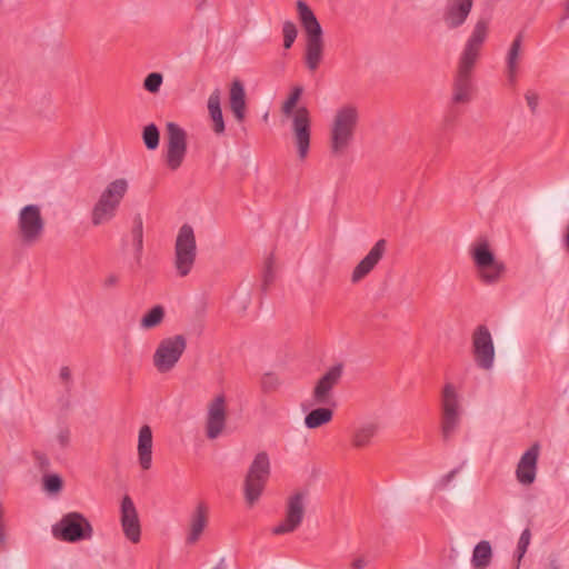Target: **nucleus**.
I'll return each instance as SVG.
<instances>
[{
  "instance_id": "obj_1",
  "label": "nucleus",
  "mask_w": 569,
  "mask_h": 569,
  "mask_svg": "<svg viewBox=\"0 0 569 569\" xmlns=\"http://www.w3.org/2000/svg\"><path fill=\"white\" fill-rule=\"evenodd\" d=\"M489 36V21L480 18L473 24L458 58V68L452 86V102L469 103L473 93L472 73Z\"/></svg>"
},
{
  "instance_id": "obj_2",
  "label": "nucleus",
  "mask_w": 569,
  "mask_h": 569,
  "mask_svg": "<svg viewBox=\"0 0 569 569\" xmlns=\"http://www.w3.org/2000/svg\"><path fill=\"white\" fill-rule=\"evenodd\" d=\"M359 120L360 112L353 103H345L335 111L329 124V149L332 156L347 153L353 143Z\"/></svg>"
},
{
  "instance_id": "obj_3",
  "label": "nucleus",
  "mask_w": 569,
  "mask_h": 569,
  "mask_svg": "<svg viewBox=\"0 0 569 569\" xmlns=\"http://www.w3.org/2000/svg\"><path fill=\"white\" fill-rule=\"evenodd\" d=\"M302 93L303 88L301 86H295L281 107L282 114L291 117L293 141L300 160H305L309 153L311 136V120L308 109L306 107H299L295 111Z\"/></svg>"
},
{
  "instance_id": "obj_4",
  "label": "nucleus",
  "mask_w": 569,
  "mask_h": 569,
  "mask_svg": "<svg viewBox=\"0 0 569 569\" xmlns=\"http://www.w3.org/2000/svg\"><path fill=\"white\" fill-rule=\"evenodd\" d=\"M129 182L118 178L107 184L91 210V223L94 227L109 223L117 214L121 201L127 194Z\"/></svg>"
},
{
  "instance_id": "obj_5",
  "label": "nucleus",
  "mask_w": 569,
  "mask_h": 569,
  "mask_svg": "<svg viewBox=\"0 0 569 569\" xmlns=\"http://www.w3.org/2000/svg\"><path fill=\"white\" fill-rule=\"evenodd\" d=\"M297 9L299 13V18L301 24L307 34V44H306V64L309 70L315 71L321 60L323 53V39H322V29L320 23L318 22L315 13L308 7V4L299 0L297 2Z\"/></svg>"
},
{
  "instance_id": "obj_6",
  "label": "nucleus",
  "mask_w": 569,
  "mask_h": 569,
  "mask_svg": "<svg viewBox=\"0 0 569 569\" xmlns=\"http://www.w3.org/2000/svg\"><path fill=\"white\" fill-rule=\"evenodd\" d=\"M46 221L39 204H27L18 212L17 232L20 242L32 247L40 242L44 234Z\"/></svg>"
},
{
  "instance_id": "obj_7",
  "label": "nucleus",
  "mask_w": 569,
  "mask_h": 569,
  "mask_svg": "<svg viewBox=\"0 0 569 569\" xmlns=\"http://www.w3.org/2000/svg\"><path fill=\"white\" fill-rule=\"evenodd\" d=\"M270 476V460L267 452L257 453L247 471L243 482L244 499L249 507L260 499Z\"/></svg>"
},
{
  "instance_id": "obj_8",
  "label": "nucleus",
  "mask_w": 569,
  "mask_h": 569,
  "mask_svg": "<svg viewBox=\"0 0 569 569\" xmlns=\"http://www.w3.org/2000/svg\"><path fill=\"white\" fill-rule=\"evenodd\" d=\"M197 257L196 237L191 226L183 224L178 232L174 243V268L181 278L187 277Z\"/></svg>"
},
{
  "instance_id": "obj_9",
  "label": "nucleus",
  "mask_w": 569,
  "mask_h": 569,
  "mask_svg": "<svg viewBox=\"0 0 569 569\" xmlns=\"http://www.w3.org/2000/svg\"><path fill=\"white\" fill-rule=\"evenodd\" d=\"M472 259L480 280L486 284L498 283L506 272V264L495 257L486 241L475 246Z\"/></svg>"
},
{
  "instance_id": "obj_10",
  "label": "nucleus",
  "mask_w": 569,
  "mask_h": 569,
  "mask_svg": "<svg viewBox=\"0 0 569 569\" xmlns=\"http://www.w3.org/2000/svg\"><path fill=\"white\" fill-rule=\"evenodd\" d=\"M462 407L453 385H445L441 393V435L448 441L460 425Z\"/></svg>"
},
{
  "instance_id": "obj_11",
  "label": "nucleus",
  "mask_w": 569,
  "mask_h": 569,
  "mask_svg": "<svg viewBox=\"0 0 569 569\" xmlns=\"http://www.w3.org/2000/svg\"><path fill=\"white\" fill-rule=\"evenodd\" d=\"M309 498L308 490H297L291 493L284 506V519L272 528V533L280 536L295 532L302 523Z\"/></svg>"
},
{
  "instance_id": "obj_12",
  "label": "nucleus",
  "mask_w": 569,
  "mask_h": 569,
  "mask_svg": "<svg viewBox=\"0 0 569 569\" xmlns=\"http://www.w3.org/2000/svg\"><path fill=\"white\" fill-rule=\"evenodd\" d=\"M187 348V339L182 335H176L162 339L154 353H153V366L160 373H167L171 371Z\"/></svg>"
},
{
  "instance_id": "obj_13",
  "label": "nucleus",
  "mask_w": 569,
  "mask_h": 569,
  "mask_svg": "<svg viewBox=\"0 0 569 569\" xmlns=\"http://www.w3.org/2000/svg\"><path fill=\"white\" fill-rule=\"evenodd\" d=\"M92 526L87 518L79 512L64 515L58 523L52 527V535L67 542H77L92 537Z\"/></svg>"
},
{
  "instance_id": "obj_14",
  "label": "nucleus",
  "mask_w": 569,
  "mask_h": 569,
  "mask_svg": "<svg viewBox=\"0 0 569 569\" xmlns=\"http://www.w3.org/2000/svg\"><path fill=\"white\" fill-rule=\"evenodd\" d=\"M187 154V132L174 122L167 123L166 163L172 171L178 170Z\"/></svg>"
},
{
  "instance_id": "obj_15",
  "label": "nucleus",
  "mask_w": 569,
  "mask_h": 569,
  "mask_svg": "<svg viewBox=\"0 0 569 569\" xmlns=\"http://www.w3.org/2000/svg\"><path fill=\"white\" fill-rule=\"evenodd\" d=\"M228 401L223 392L216 395L207 405L206 437L210 440L219 438L226 429Z\"/></svg>"
},
{
  "instance_id": "obj_16",
  "label": "nucleus",
  "mask_w": 569,
  "mask_h": 569,
  "mask_svg": "<svg viewBox=\"0 0 569 569\" xmlns=\"http://www.w3.org/2000/svg\"><path fill=\"white\" fill-rule=\"evenodd\" d=\"M472 353L476 365L483 370H491L495 365V345L487 326H478L472 333Z\"/></svg>"
},
{
  "instance_id": "obj_17",
  "label": "nucleus",
  "mask_w": 569,
  "mask_h": 569,
  "mask_svg": "<svg viewBox=\"0 0 569 569\" xmlns=\"http://www.w3.org/2000/svg\"><path fill=\"white\" fill-rule=\"evenodd\" d=\"M343 375V365L337 363L330 367L325 375L317 381L313 392L312 400L313 405L319 406H335L332 397L333 388L340 382Z\"/></svg>"
},
{
  "instance_id": "obj_18",
  "label": "nucleus",
  "mask_w": 569,
  "mask_h": 569,
  "mask_svg": "<svg viewBox=\"0 0 569 569\" xmlns=\"http://www.w3.org/2000/svg\"><path fill=\"white\" fill-rule=\"evenodd\" d=\"M472 7L473 0H446L440 21L447 30H457L467 22Z\"/></svg>"
},
{
  "instance_id": "obj_19",
  "label": "nucleus",
  "mask_w": 569,
  "mask_h": 569,
  "mask_svg": "<svg viewBox=\"0 0 569 569\" xmlns=\"http://www.w3.org/2000/svg\"><path fill=\"white\" fill-rule=\"evenodd\" d=\"M120 522L126 538L132 543H138L141 537V526L137 508L128 495H124L121 500Z\"/></svg>"
},
{
  "instance_id": "obj_20",
  "label": "nucleus",
  "mask_w": 569,
  "mask_h": 569,
  "mask_svg": "<svg viewBox=\"0 0 569 569\" xmlns=\"http://www.w3.org/2000/svg\"><path fill=\"white\" fill-rule=\"evenodd\" d=\"M387 250V240L380 239L378 240L369 252L360 260V262L355 267L351 274V282L357 283L367 277L375 267L379 263V261L383 258Z\"/></svg>"
},
{
  "instance_id": "obj_21",
  "label": "nucleus",
  "mask_w": 569,
  "mask_h": 569,
  "mask_svg": "<svg viewBox=\"0 0 569 569\" xmlns=\"http://www.w3.org/2000/svg\"><path fill=\"white\" fill-rule=\"evenodd\" d=\"M538 457L539 446L537 443L521 456L516 469L517 480L521 485L529 486L536 480Z\"/></svg>"
},
{
  "instance_id": "obj_22",
  "label": "nucleus",
  "mask_w": 569,
  "mask_h": 569,
  "mask_svg": "<svg viewBox=\"0 0 569 569\" xmlns=\"http://www.w3.org/2000/svg\"><path fill=\"white\" fill-rule=\"evenodd\" d=\"M380 431L377 421L368 420L356 425L350 435V442L355 449H365L373 443L375 438Z\"/></svg>"
},
{
  "instance_id": "obj_23",
  "label": "nucleus",
  "mask_w": 569,
  "mask_h": 569,
  "mask_svg": "<svg viewBox=\"0 0 569 569\" xmlns=\"http://www.w3.org/2000/svg\"><path fill=\"white\" fill-rule=\"evenodd\" d=\"M152 430L150 426L144 425L140 428L138 435V462L142 470L147 471L152 466Z\"/></svg>"
},
{
  "instance_id": "obj_24",
  "label": "nucleus",
  "mask_w": 569,
  "mask_h": 569,
  "mask_svg": "<svg viewBox=\"0 0 569 569\" xmlns=\"http://www.w3.org/2000/svg\"><path fill=\"white\" fill-rule=\"evenodd\" d=\"M229 107L236 120L242 122L246 118V90L243 83L239 79L231 82L229 90Z\"/></svg>"
},
{
  "instance_id": "obj_25",
  "label": "nucleus",
  "mask_w": 569,
  "mask_h": 569,
  "mask_svg": "<svg viewBox=\"0 0 569 569\" xmlns=\"http://www.w3.org/2000/svg\"><path fill=\"white\" fill-rule=\"evenodd\" d=\"M208 523V507L200 502L196 507L190 518V529L187 536V543L193 545L201 537L206 526Z\"/></svg>"
},
{
  "instance_id": "obj_26",
  "label": "nucleus",
  "mask_w": 569,
  "mask_h": 569,
  "mask_svg": "<svg viewBox=\"0 0 569 569\" xmlns=\"http://www.w3.org/2000/svg\"><path fill=\"white\" fill-rule=\"evenodd\" d=\"M208 112L213 122V132L216 134H222L224 132V121L221 111V91L216 88L208 98Z\"/></svg>"
},
{
  "instance_id": "obj_27",
  "label": "nucleus",
  "mask_w": 569,
  "mask_h": 569,
  "mask_svg": "<svg viewBox=\"0 0 569 569\" xmlns=\"http://www.w3.org/2000/svg\"><path fill=\"white\" fill-rule=\"evenodd\" d=\"M522 46V33H518L510 44V48L506 56L507 73L510 82L516 81L518 72V62L520 58Z\"/></svg>"
},
{
  "instance_id": "obj_28",
  "label": "nucleus",
  "mask_w": 569,
  "mask_h": 569,
  "mask_svg": "<svg viewBox=\"0 0 569 569\" xmlns=\"http://www.w3.org/2000/svg\"><path fill=\"white\" fill-rule=\"evenodd\" d=\"M492 558L491 545L487 540H482L476 545L472 552L471 563L475 569H486Z\"/></svg>"
},
{
  "instance_id": "obj_29",
  "label": "nucleus",
  "mask_w": 569,
  "mask_h": 569,
  "mask_svg": "<svg viewBox=\"0 0 569 569\" xmlns=\"http://www.w3.org/2000/svg\"><path fill=\"white\" fill-rule=\"evenodd\" d=\"M333 411L327 407H319L311 410L305 417V425L309 429H316L332 420Z\"/></svg>"
},
{
  "instance_id": "obj_30",
  "label": "nucleus",
  "mask_w": 569,
  "mask_h": 569,
  "mask_svg": "<svg viewBox=\"0 0 569 569\" xmlns=\"http://www.w3.org/2000/svg\"><path fill=\"white\" fill-rule=\"evenodd\" d=\"M131 236L134 247L136 260L140 262L143 250V220L139 213L133 217Z\"/></svg>"
},
{
  "instance_id": "obj_31",
  "label": "nucleus",
  "mask_w": 569,
  "mask_h": 569,
  "mask_svg": "<svg viewBox=\"0 0 569 569\" xmlns=\"http://www.w3.org/2000/svg\"><path fill=\"white\" fill-rule=\"evenodd\" d=\"M164 318L162 306H154L140 320L141 329L148 330L159 326Z\"/></svg>"
},
{
  "instance_id": "obj_32",
  "label": "nucleus",
  "mask_w": 569,
  "mask_h": 569,
  "mask_svg": "<svg viewBox=\"0 0 569 569\" xmlns=\"http://www.w3.org/2000/svg\"><path fill=\"white\" fill-rule=\"evenodd\" d=\"M142 140L148 150H154L159 146L160 133L156 124L150 123L144 127Z\"/></svg>"
},
{
  "instance_id": "obj_33",
  "label": "nucleus",
  "mask_w": 569,
  "mask_h": 569,
  "mask_svg": "<svg viewBox=\"0 0 569 569\" xmlns=\"http://www.w3.org/2000/svg\"><path fill=\"white\" fill-rule=\"evenodd\" d=\"M273 258L269 256L264 261L263 272H262V284L261 289L267 291L269 286L274 280V270H273Z\"/></svg>"
},
{
  "instance_id": "obj_34",
  "label": "nucleus",
  "mask_w": 569,
  "mask_h": 569,
  "mask_svg": "<svg viewBox=\"0 0 569 569\" xmlns=\"http://www.w3.org/2000/svg\"><path fill=\"white\" fill-rule=\"evenodd\" d=\"M283 47L290 49L297 38L298 30L293 22L286 21L282 26Z\"/></svg>"
},
{
  "instance_id": "obj_35",
  "label": "nucleus",
  "mask_w": 569,
  "mask_h": 569,
  "mask_svg": "<svg viewBox=\"0 0 569 569\" xmlns=\"http://www.w3.org/2000/svg\"><path fill=\"white\" fill-rule=\"evenodd\" d=\"M530 540H531V531H530L529 528H526L521 532L519 541H518V546H517V560H518V565H517L516 569L519 568V562L521 561L522 557L527 552V549H528V547L530 545Z\"/></svg>"
},
{
  "instance_id": "obj_36",
  "label": "nucleus",
  "mask_w": 569,
  "mask_h": 569,
  "mask_svg": "<svg viewBox=\"0 0 569 569\" xmlns=\"http://www.w3.org/2000/svg\"><path fill=\"white\" fill-rule=\"evenodd\" d=\"M62 483L61 477L56 473L43 477V488L49 493H58L61 491Z\"/></svg>"
},
{
  "instance_id": "obj_37",
  "label": "nucleus",
  "mask_w": 569,
  "mask_h": 569,
  "mask_svg": "<svg viewBox=\"0 0 569 569\" xmlns=\"http://www.w3.org/2000/svg\"><path fill=\"white\" fill-rule=\"evenodd\" d=\"M281 385L279 377L272 372H267L261 378V389L263 392L276 391Z\"/></svg>"
},
{
  "instance_id": "obj_38",
  "label": "nucleus",
  "mask_w": 569,
  "mask_h": 569,
  "mask_svg": "<svg viewBox=\"0 0 569 569\" xmlns=\"http://www.w3.org/2000/svg\"><path fill=\"white\" fill-rule=\"evenodd\" d=\"M162 74L158 72L149 73L143 82V87L147 91L151 93H156L159 91L161 84H162Z\"/></svg>"
},
{
  "instance_id": "obj_39",
  "label": "nucleus",
  "mask_w": 569,
  "mask_h": 569,
  "mask_svg": "<svg viewBox=\"0 0 569 569\" xmlns=\"http://www.w3.org/2000/svg\"><path fill=\"white\" fill-rule=\"evenodd\" d=\"M56 441L60 446V448L64 449L70 445L71 441V431L68 427L59 428L56 435Z\"/></svg>"
},
{
  "instance_id": "obj_40",
  "label": "nucleus",
  "mask_w": 569,
  "mask_h": 569,
  "mask_svg": "<svg viewBox=\"0 0 569 569\" xmlns=\"http://www.w3.org/2000/svg\"><path fill=\"white\" fill-rule=\"evenodd\" d=\"M525 99H526L527 104L530 108L531 112H536L537 107L539 104L538 93L532 90H528L525 94Z\"/></svg>"
},
{
  "instance_id": "obj_41",
  "label": "nucleus",
  "mask_w": 569,
  "mask_h": 569,
  "mask_svg": "<svg viewBox=\"0 0 569 569\" xmlns=\"http://www.w3.org/2000/svg\"><path fill=\"white\" fill-rule=\"evenodd\" d=\"M459 471H460L459 468H455L450 472H448L447 475L441 477L440 480L437 483V488L438 489H445L453 480V478L456 477V475Z\"/></svg>"
},
{
  "instance_id": "obj_42",
  "label": "nucleus",
  "mask_w": 569,
  "mask_h": 569,
  "mask_svg": "<svg viewBox=\"0 0 569 569\" xmlns=\"http://www.w3.org/2000/svg\"><path fill=\"white\" fill-rule=\"evenodd\" d=\"M33 459H34V462L36 465L41 469V470H46L48 469L50 462H49V459L48 457L42 453V452H39V451H34L33 452Z\"/></svg>"
},
{
  "instance_id": "obj_43",
  "label": "nucleus",
  "mask_w": 569,
  "mask_h": 569,
  "mask_svg": "<svg viewBox=\"0 0 569 569\" xmlns=\"http://www.w3.org/2000/svg\"><path fill=\"white\" fill-rule=\"evenodd\" d=\"M6 545V525H4V509L0 502V549H3Z\"/></svg>"
},
{
  "instance_id": "obj_44",
  "label": "nucleus",
  "mask_w": 569,
  "mask_h": 569,
  "mask_svg": "<svg viewBox=\"0 0 569 569\" xmlns=\"http://www.w3.org/2000/svg\"><path fill=\"white\" fill-rule=\"evenodd\" d=\"M119 283V276L116 273H109L103 279V287L107 289L114 288Z\"/></svg>"
},
{
  "instance_id": "obj_45",
  "label": "nucleus",
  "mask_w": 569,
  "mask_h": 569,
  "mask_svg": "<svg viewBox=\"0 0 569 569\" xmlns=\"http://www.w3.org/2000/svg\"><path fill=\"white\" fill-rule=\"evenodd\" d=\"M59 377H60V379L63 382H66V383L70 382V380H71V370L69 369V367H62L60 369Z\"/></svg>"
},
{
  "instance_id": "obj_46",
  "label": "nucleus",
  "mask_w": 569,
  "mask_h": 569,
  "mask_svg": "<svg viewBox=\"0 0 569 569\" xmlns=\"http://www.w3.org/2000/svg\"><path fill=\"white\" fill-rule=\"evenodd\" d=\"M366 565H367V562H366V560L363 558H358V559L352 561L351 567L353 569H362V568L366 567Z\"/></svg>"
},
{
  "instance_id": "obj_47",
  "label": "nucleus",
  "mask_w": 569,
  "mask_h": 569,
  "mask_svg": "<svg viewBox=\"0 0 569 569\" xmlns=\"http://www.w3.org/2000/svg\"><path fill=\"white\" fill-rule=\"evenodd\" d=\"M550 569H559V567L555 561H552L550 565Z\"/></svg>"
},
{
  "instance_id": "obj_48",
  "label": "nucleus",
  "mask_w": 569,
  "mask_h": 569,
  "mask_svg": "<svg viewBox=\"0 0 569 569\" xmlns=\"http://www.w3.org/2000/svg\"><path fill=\"white\" fill-rule=\"evenodd\" d=\"M566 11H567V14L569 16V0H568V2L566 4Z\"/></svg>"
}]
</instances>
